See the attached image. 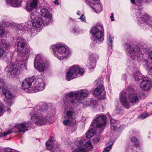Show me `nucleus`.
<instances>
[{
    "instance_id": "1",
    "label": "nucleus",
    "mask_w": 152,
    "mask_h": 152,
    "mask_svg": "<svg viewBox=\"0 0 152 152\" xmlns=\"http://www.w3.org/2000/svg\"><path fill=\"white\" fill-rule=\"evenodd\" d=\"M88 93V91L86 90H80L75 91V92H71L66 94V98L64 99V102L65 105H68V104L71 103L72 104H74L75 100L72 99L74 96L76 99L77 100H80L84 99L85 97L86 96Z\"/></svg>"
},
{
    "instance_id": "2",
    "label": "nucleus",
    "mask_w": 152,
    "mask_h": 152,
    "mask_svg": "<svg viewBox=\"0 0 152 152\" xmlns=\"http://www.w3.org/2000/svg\"><path fill=\"white\" fill-rule=\"evenodd\" d=\"M66 106L64 111V119L63 123L66 126H73L76 124V120L74 118L75 113L70 105Z\"/></svg>"
},
{
    "instance_id": "3",
    "label": "nucleus",
    "mask_w": 152,
    "mask_h": 152,
    "mask_svg": "<svg viewBox=\"0 0 152 152\" xmlns=\"http://www.w3.org/2000/svg\"><path fill=\"white\" fill-rule=\"evenodd\" d=\"M51 48L53 51L54 56L59 59L66 58L71 53V51L69 49H67L60 44L53 45L51 47Z\"/></svg>"
},
{
    "instance_id": "4",
    "label": "nucleus",
    "mask_w": 152,
    "mask_h": 152,
    "mask_svg": "<svg viewBox=\"0 0 152 152\" xmlns=\"http://www.w3.org/2000/svg\"><path fill=\"white\" fill-rule=\"evenodd\" d=\"M107 118L105 115L100 114L96 115L95 118L92 121L91 125L99 131H103L107 123Z\"/></svg>"
},
{
    "instance_id": "5",
    "label": "nucleus",
    "mask_w": 152,
    "mask_h": 152,
    "mask_svg": "<svg viewBox=\"0 0 152 152\" xmlns=\"http://www.w3.org/2000/svg\"><path fill=\"white\" fill-rule=\"evenodd\" d=\"M84 69L80 68L77 65L73 66L70 68L69 70L67 72L66 75V79L67 80L69 81L77 77L78 74L82 75L84 73Z\"/></svg>"
},
{
    "instance_id": "6",
    "label": "nucleus",
    "mask_w": 152,
    "mask_h": 152,
    "mask_svg": "<svg viewBox=\"0 0 152 152\" xmlns=\"http://www.w3.org/2000/svg\"><path fill=\"white\" fill-rule=\"evenodd\" d=\"M103 78H98L95 81V83H98L97 84V87L94 91L93 94L95 96H99L101 99H103L106 97V92L104 87L102 84Z\"/></svg>"
},
{
    "instance_id": "7",
    "label": "nucleus",
    "mask_w": 152,
    "mask_h": 152,
    "mask_svg": "<svg viewBox=\"0 0 152 152\" xmlns=\"http://www.w3.org/2000/svg\"><path fill=\"white\" fill-rule=\"evenodd\" d=\"M20 63V61H18L15 62V64L7 66L5 69L7 74L13 77L18 76L20 73L19 68L23 65Z\"/></svg>"
},
{
    "instance_id": "8",
    "label": "nucleus",
    "mask_w": 152,
    "mask_h": 152,
    "mask_svg": "<svg viewBox=\"0 0 152 152\" xmlns=\"http://www.w3.org/2000/svg\"><path fill=\"white\" fill-rule=\"evenodd\" d=\"M100 26H99L100 27ZM101 30H100L98 27H94L91 29V32L93 35L92 39L94 41H96V43L101 42L103 40L104 33L103 32V27L101 26Z\"/></svg>"
},
{
    "instance_id": "9",
    "label": "nucleus",
    "mask_w": 152,
    "mask_h": 152,
    "mask_svg": "<svg viewBox=\"0 0 152 152\" xmlns=\"http://www.w3.org/2000/svg\"><path fill=\"white\" fill-rule=\"evenodd\" d=\"M27 42L26 40L22 38H18L15 43L19 52L22 54H28L30 52V49L26 48Z\"/></svg>"
},
{
    "instance_id": "10",
    "label": "nucleus",
    "mask_w": 152,
    "mask_h": 152,
    "mask_svg": "<svg viewBox=\"0 0 152 152\" xmlns=\"http://www.w3.org/2000/svg\"><path fill=\"white\" fill-rule=\"evenodd\" d=\"M34 65L39 72H43L47 67L48 64L42 56L37 55L35 59Z\"/></svg>"
},
{
    "instance_id": "11",
    "label": "nucleus",
    "mask_w": 152,
    "mask_h": 152,
    "mask_svg": "<svg viewBox=\"0 0 152 152\" xmlns=\"http://www.w3.org/2000/svg\"><path fill=\"white\" fill-rule=\"evenodd\" d=\"M30 115L31 116V119H36L35 124L37 125H45L48 122V119L43 116V114L40 115L38 114H36V112L35 111L34 113H31Z\"/></svg>"
},
{
    "instance_id": "12",
    "label": "nucleus",
    "mask_w": 152,
    "mask_h": 152,
    "mask_svg": "<svg viewBox=\"0 0 152 152\" xmlns=\"http://www.w3.org/2000/svg\"><path fill=\"white\" fill-rule=\"evenodd\" d=\"M127 50L130 54L129 56L133 60H135L136 58L140 56V49L137 46L133 47L130 45H128Z\"/></svg>"
},
{
    "instance_id": "13",
    "label": "nucleus",
    "mask_w": 152,
    "mask_h": 152,
    "mask_svg": "<svg viewBox=\"0 0 152 152\" xmlns=\"http://www.w3.org/2000/svg\"><path fill=\"white\" fill-rule=\"evenodd\" d=\"M35 80V77L34 76L24 79L22 84V87L24 91L27 92H30L32 88L31 86L32 82Z\"/></svg>"
},
{
    "instance_id": "14",
    "label": "nucleus",
    "mask_w": 152,
    "mask_h": 152,
    "mask_svg": "<svg viewBox=\"0 0 152 152\" xmlns=\"http://www.w3.org/2000/svg\"><path fill=\"white\" fill-rule=\"evenodd\" d=\"M4 84L3 79L0 78V92H3L7 99L11 100L13 98L14 96L7 89L4 88Z\"/></svg>"
},
{
    "instance_id": "15",
    "label": "nucleus",
    "mask_w": 152,
    "mask_h": 152,
    "mask_svg": "<svg viewBox=\"0 0 152 152\" xmlns=\"http://www.w3.org/2000/svg\"><path fill=\"white\" fill-rule=\"evenodd\" d=\"M4 30L3 27L0 26V38L2 37L5 35ZM10 46V45L7 41L4 39H0V47L2 48H8Z\"/></svg>"
},
{
    "instance_id": "16",
    "label": "nucleus",
    "mask_w": 152,
    "mask_h": 152,
    "mask_svg": "<svg viewBox=\"0 0 152 152\" xmlns=\"http://www.w3.org/2000/svg\"><path fill=\"white\" fill-rule=\"evenodd\" d=\"M41 15L46 18L45 21L47 23L46 25L51 22L52 15L50 13L49 11L46 8H43L41 10Z\"/></svg>"
},
{
    "instance_id": "17",
    "label": "nucleus",
    "mask_w": 152,
    "mask_h": 152,
    "mask_svg": "<svg viewBox=\"0 0 152 152\" xmlns=\"http://www.w3.org/2000/svg\"><path fill=\"white\" fill-rule=\"evenodd\" d=\"M120 98L122 105L125 108L128 109L131 106L127 99L126 92L123 91L121 92Z\"/></svg>"
},
{
    "instance_id": "18",
    "label": "nucleus",
    "mask_w": 152,
    "mask_h": 152,
    "mask_svg": "<svg viewBox=\"0 0 152 152\" xmlns=\"http://www.w3.org/2000/svg\"><path fill=\"white\" fill-rule=\"evenodd\" d=\"M141 80L140 87L143 90L147 91L151 88L152 85L148 77H144Z\"/></svg>"
},
{
    "instance_id": "19",
    "label": "nucleus",
    "mask_w": 152,
    "mask_h": 152,
    "mask_svg": "<svg viewBox=\"0 0 152 152\" xmlns=\"http://www.w3.org/2000/svg\"><path fill=\"white\" fill-rule=\"evenodd\" d=\"M130 90H128L126 91H125L126 93L129 94L128 99L130 103H134L137 102L138 101V98L137 95L134 94L133 90L129 88ZM129 88H128V89Z\"/></svg>"
},
{
    "instance_id": "20",
    "label": "nucleus",
    "mask_w": 152,
    "mask_h": 152,
    "mask_svg": "<svg viewBox=\"0 0 152 152\" xmlns=\"http://www.w3.org/2000/svg\"><path fill=\"white\" fill-rule=\"evenodd\" d=\"M48 108V105L46 104H43L40 106L37 105L35 109V111L36 112V114L39 115L41 114H44L45 113H46V110Z\"/></svg>"
},
{
    "instance_id": "21",
    "label": "nucleus",
    "mask_w": 152,
    "mask_h": 152,
    "mask_svg": "<svg viewBox=\"0 0 152 152\" xmlns=\"http://www.w3.org/2000/svg\"><path fill=\"white\" fill-rule=\"evenodd\" d=\"M37 85L33 88V91L34 92H37L44 89L45 86L44 82L41 79H38L36 82Z\"/></svg>"
},
{
    "instance_id": "22",
    "label": "nucleus",
    "mask_w": 152,
    "mask_h": 152,
    "mask_svg": "<svg viewBox=\"0 0 152 152\" xmlns=\"http://www.w3.org/2000/svg\"><path fill=\"white\" fill-rule=\"evenodd\" d=\"M38 5L37 0H33L30 4H28L26 8L28 12L33 11L34 10H36V8Z\"/></svg>"
},
{
    "instance_id": "23",
    "label": "nucleus",
    "mask_w": 152,
    "mask_h": 152,
    "mask_svg": "<svg viewBox=\"0 0 152 152\" xmlns=\"http://www.w3.org/2000/svg\"><path fill=\"white\" fill-rule=\"evenodd\" d=\"M32 22V26L35 27L36 28H40L42 26V24L44 25L46 24V25L47 23H45L44 21H43L42 19L40 18L37 17V19L34 20V21H31Z\"/></svg>"
},
{
    "instance_id": "24",
    "label": "nucleus",
    "mask_w": 152,
    "mask_h": 152,
    "mask_svg": "<svg viewBox=\"0 0 152 152\" xmlns=\"http://www.w3.org/2000/svg\"><path fill=\"white\" fill-rule=\"evenodd\" d=\"M28 126V124L27 123H21L20 124L15 125V127L18 129L19 132H24L27 131V128Z\"/></svg>"
},
{
    "instance_id": "25",
    "label": "nucleus",
    "mask_w": 152,
    "mask_h": 152,
    "mask_svg": "<svg viewBox=\"0 0 152 152\" xmlns=\"http://www.w3.org/2000/svg\"><path fill=\"white\" fill-rule=\"evenodd\" d=\"M97 1L94 2L93 3V6H91V7L97 13H99L102 10V7L101 4L99 3H97Z\"/></svg>"
},
{
    "instance_id": "26",
    "label": "nucleus",
    "mask_w": 152,
    "mask_h": 152,
    "mask_svg": "<svg viewBox=\"0 0 152 152\" xmlns=\"http://www.w3.org/2000/svg\"><path fill=\"white\" fill-rule=\"evenodd\" d=\"M7 3L14 7H18L21 4V0H6Z\"/></svg>"
},
{
    "instance_id": "27",
    "label": "nucleus",
    "mask_w": 152,
    "mask_h": 152,
    "mask_svg": "<svg viewBox=\"0 0 152 152\" xmlns=\"http://www.w3.org/2000/svg\"><path fill=\"white\" fill-rule=\"evenodd\" d=\"M110 122L111 129L114 131L117 130L118 128L117 127V121L113 119H110Z\"/></svg>"
},
{
    "instance_id": "28",
    "label": "nucleus",
    "mask_w": 152,
    "mask_h": 152,
    "mask_svg": "<svg viewBox=\"0 0 152 152\" xmlns=\"http://www.w3.org/2000/svg\"><path fill=\"white\" fill-rule=\"evenodd\" d=\"M53 139V137H52L51 139L46 143V147L48 150H52L53 147V143L52 140Z\"/></svg>"
},
{
    "instance_id": "29",
    "label": "nucleus",
    "mask_w": 152,
    "mask_h": 152,
    "mask_svg": "<svg viewBox=\"0 0 152 152\" xmlns=\"http://www.w3.org/2000/svg\"><path fill=\"white\" fill-rule=\"evenodd\" d=\"M149 58L151 59L152 61L148 64V66L149 68L148 71L149 74L152 75V51L149 52L148 54Z\"/></svg>"
},
{
    "instance_id": "30",
    "label": "nucleus",
    "mask_w": 152,
    "mask_h": 152,
    "mask_svg": "<svg viewBox=\"0 0 152 152\" xmlns=\"http://www.w3.org/2000/svg\"><path fill=\"white\" fill-rule=\"evenodd\" d=\"M95 134V130L93 129H91L86 132V137L87 138H90L94 136Z\"/></svg>"
},
{
    "instance_id": "31",
    "label": "nucleus",
    "mask_w": 152,
    "mask_h": 152,
    "mask_svg": "<svg viewBox=\"0 0 152 152\" xmlns=\"http://www.w3.org/2000/svg\"><path fill=\"white\" fill-rule=\"evenodd\" d=\"M37 14V13L36 10L33 12L32 11H31L30 16L31 19V21H34V20H35V19H37V17H36V15Z\"/></svg>"
},
{
    "instance_id": "32",
    "label": "nucleus",
    "mask_w": 152,
    "mask_h": 152,
    "mask_svg": "<svg viewBox=\"0 0 152 152\" xmlns=\"http://www.w3.org/2000/svg\"><path fill=\"white\" fill-rule=\"evenodd\" d=\"M85 146L86 148L89 150H91L93 148V146L90 141L87 142L85 144Z\"/></svg>"
},
{
    "instance_id": "33",
    "label": "nucleus",
    "mask_w": 152,
    "mask_h": 152,
    "mask_svg": "<svg viewBox=\"0 0 152 152\" xmlns=\"http://www.w3.org/2000/svg\"><path fill=\"white\" fill-rule=\"evenodd\" d=\"M98 58V55L96 53H94L91 54V55L90 56L89 60H90L96 61Z\"/></svg>"
},
{
    "instance_id": "34",
    "label": "nucleus",
    "mask_w": 152,
    "mask_h": 152,
    "mask_svg": "<svg viewBox=\"0 0 152 152\" xmlns=\"http://www.w3.org/2000/svg\"><path fill=\"white\" fill-rule=\"evenodd\" d=\"M143 12V14L140 13V16L142 17L145 20L144 22L146 23V21L149 20V17L148 15L147 14H145L144 12Z\"/></svg>"
},
{
    "instance_id": "35",
    "label": "nucleus",
    "mask_w": 152,
    "mask_h": 152,
    "mask_svg": "<svg viewBox=\"0 0 152 152\" xmlns=\"http://www.w3.org/2000/svg\"><path fill=\"white\" fill-rule=\"evenodd\" d=\"M131 141L134 143L136 146H139V142L138 139L135 137H132L131 139Z\"/></svg>"
},
{
    "instance_id": "36",
    "label": "nucleus",
    "mask_w": 152,
    "mask_h": 152,
    "mask_svg": "<svg viewBox=\"0 0 152 152\" xmlns=\"http://www.w3.org/2000/svg\"><path fill=\"white\" fill-rule=\"evenodd\" d=\"M75 144L78 148H83V142L81 140L76 141Z\"/></svg>"
},
{
    "instance_id": "37",
    "label": "nucleus",
    "mask_w": 152,
    "mask_h": 152,
    "mask_svg": "<svg viewBox=\"0 0 152 152\" xmlns=\"http://www.w3.org/2000/svg\"><path fill=\"white\" fill-rule=\"evenodd\" d=\"M86 102V104L85 103V105L86 106H89L93 104L94 105H96L97 103L96 101H87Z\"/></svg>"
},
{
    "instance_id": "38",
    "label": "nucleus",
    "mask_w": 152,
    "mask_h": 152,
    "mask_svg": "<svg viewBox=\"0 0 152 152\" xmlns=\"http://www.w3.org/2000/svg\"><path fill=\"white\" fill-rule=\"evenodd\" d=\"M12 131L11 130H8L7 132H4L3 133L1 132H0V137H4L5 136L9 134H10L11 133Z\"/></svg>"
},
{
    "instance_id": "39",
    "label": "nucleus",
    "mask_w": 152,
    "mask_h": 152,
    "mask_svg": "<svg viewBox=\"0 0 152 152\" xmlns=\"http://www.w3.org/2000/svg\"><path fill=\"white\" fill-rule=\"evenodd\" d=\"M90 68H94L96 65V61L90 60L89 62Z\"/></svg>"
},
{
    "instance_id": "40",
    "label": "nucleus",
    "mask_w": 152,
    "mask_h": 152,
    "mask_svg": "<svg viewBox=\"0 0 152 152\" xmlns=\"http://www.w3.org/2000/svg\"><path fill=\"white\" fill-rule=\"evenodd\" d=\"M74 152H87L84 148H78L74 151Z\"/></svg>"
},
{
    "instance_id": "41",
    "label": "nucleus",
    "mask_w": 152,
    "mask_h": 152,
    "mask_svg": "<svg viewBox=\"0 0 152 152\" xmlns=\"http://www.w3.org/2000/svg\"><path fill=\"white\" fill-rule=\"evenodd\" d=\"M4 107L1 103H0V116L3 115L2 113H4Z\"/></svg>"
},
{
    "instance_id": "42",
    "label": "nucleus",
    "mask_w": 152,
    "mask_h": 152,
    "mask_svg": "<svg viewBox=\"0 0 152 152\" xmlns=\"http://www.w3.org/2000/svg\"><path fill=\"white\" fill-rule=\"evenodd\" d=\"M4 25L7 27L11 26L14 25V23H10L9 21H5L4 22Z\"/></svg>"
},
{
    "instance_id": "43",
    "label": "nucleus",
    "mask_w": 152,
    "mask_h": 152,
    "mask_svg": "<svg viewBox=\"0 0 152 152\" xmlns=\"http://www.w3.org/2000/svg\"><path fill=\"white\" fill-rule=\"evenodd\" d=\"M111 147V146H108L106 148H105L104 149V151L103 152H108L110 150Z\"/></svg>"
},
{
    "instance_id": "44",
    "label": "nucleus",
    "mask_w": 152,
    "mask_h": 152,
    "mask_svg": "<svg viewBox=\"0 0 152 152\" xmlns=\"http://www.w3.org/2000/svg\"><path fill=\"white\" fill-rule=\"evenodd\" d=\"M137 73H134L133 75V76L135 78V80L136 81L139 80L140 78L137 76Z\"/></svg>"
},
{
    "instance_id": "45",
    "label": "nucleus",
    "mask_w": 152,
    "mask_h": 152,
    "mask_svg": "<svg viewBox=\"0 0 152 152\" xmlns=\"http://www.w3.org/2000/svg\"><path fill=\"white\" fill-rule=\"evenodd\" d=\"M79 19H80L83 22H85L86 21L85 17L83 14H82Z\"/></svg>"
},
{
    "instance_id": "46",
    "label": "nucleus",
    "mask_w": 152,
    "mask_h": 152,
    "mask_svg": "<svg viewBox=\"0 0 152 152\" xmlns=\"http://www.w3.org/2000/svg\"><path fill=\"white\" fill-rule=\"evenodd\" d=\"M148 116V114L146 113L145 114H141L140 117L141 118L144 119L146 118Z\"/></svg>"
},
{
    "instance_id": "47",
    "label": "nucleus",
    "mask_w": 152,
    "mask_h": 152,
    "mask_svg": "<svg viewBox=\"0 0 152 152\" xmlns=\"http://www.w3.org/2000/svg\"><path fill=\"white\" fill-rule=\"evenodd\" d=\"M146 23L149 25L152 26V20H148V21H146Z\"/></svg>"
},
{
    "instance_id": "48",
    "label": "nucleus",
    "mask_w": 152,
    "mask_h": 152,
    "mask_svg": "<svg viewBox=\"0 0 152 152\" xmlns=\"http://www.w3.org/2000/svg\"><path fill=\"white\" fill-rule=\"evenodd\" d=\"M99 137H96L94 139V142H97L99 141Z\"/></svg>"
},
{
    "instance_id": "49",
    "label": "nucleus",
    "mask_w": 152,
    "mask_h": 152,
    "mask_svg": "<svg viewBox=\"0 0 152 152\" xmlns=\"http://www.w3.org/2000/svg\"><path fill=\"white\" fill-rule=\"evenodd\" d=\"M109 43L108 44L110 46H112V45L113 41L111 38L109 37Z\"/></svg>"
},
{
    "instance_id": "50",
    "label": "nucleus",
    "mask_w": 152,
    "mask_h": 152,
    "mask_svg": "<svg viewBox=\"0 0 152 152\" xmlns=\"http://www.w3.org/2000/svg\"><path fill=\"white\" fill-rule=\"evenodd\" d=\"M110 18L111 19L112 21H113L114 20V15L113 13H112L111 16H110Z\"/></svg>"
},
{
    "instance_id": "51",
    "label": "nucleus",
    "mask_w": 152,
    "mask_h": 152,
    "mask_svg": "<svg viewBox=\"0 0 152 152\" xmlns=\"http://www.w3.org/2000/svg\"><path fill=\"white\" fill-rule=\"evenodd\" d=\"M53 2L56 4L58 5L59 4V3L58 2V0H55L53 1Z\"/></svg>"
},
{
    "instance_id": "52",
    "label": "nucleus",
    "mask_w": 152,
    "mask_h": 152,
    "mask_svg": "<svg viewBox=\"0 0 152 152\" xmlns=\"http://www.w3.org/2000/svg\"><path fill=\"white\" fill-rule=\"evenodd\" d=\"M131 2L133 4H134L135 3V0H130Z\"/></svg>"
},
{
    "instance_id": "53",
    "label": "nucleus",
    "mask_w": 152,
    "mask_h": 152,
    "mask_svg": "<svg viewBox=\"0 0 152 152\" xmlns=\"http://www.w3.org/2000/svg\"><path fill=\"white\" fill-rule=\"evenodd\" d=\"M77 14L78 15H80V11L78 10L77 12Z\"/></svg>"
},
{
    "instance_id": "54",
    "label": "nucleus",
    "mask_w": 152,
    "mask_h": 152,
    "mask_svg": "<svg viewBox=\"0 0 152 152\" xmlns=\"http://www.w3.org/2000/svg\"><path fill=\"white\" fill-rule=\"evenodd\" d=\"M90 1H86V3L87 4H91V3L90 2Z\"/></svg>"
},
{
    "instance_id": "55",
    "label": "nucleus",
    "mask_w": 152,
    "mask_h": 152,
    "mask_svg": "<svg viewBox=\"0 0 152 152\" xmlns=\"http://www.w3.org/2000/svg\"><path fill=\"white\" fill-rule=\"evenodd\" d=\"M30 29H29V28H28L27 29V31H30Z\"/></svg>"
},
{
    "instance_id": "56",
    "label": "nucleus",
    "mask_w": 152,
    "mask_h": 152,
    "mask_svg": "<svg viewBox=\"0 0 152 152\" xmlns=\"http://www.w3.org/2000/svg\"><path fill=\"white\" fill-rule=\"evenodd\" d=\"M138 5H140V2H139V3L138 4Z\"/></svg>"
},
{
    "instance_id": "57",
    "label": "nucleus",
    "mask_w": 152,
    "mask_h": 152,
    "mask_svg": "<svg viewBox=\"0 0 152 152\" xmlns=\"http://www.w3.org/2000/svg\"><path fill=\"white\" fill-rule=\"evenodd\" d=\"M92 0L93 1H97V0Z\"/></svg>"
},
{
    "instance_id": "58",
    "label": "nucleus",
    "mask_w": 152,
    "mask_h": 152,
    "mask_svg": "<svg viewBox=\"0 0 152 152\" xmlns=\"http://www.w3.org/2000/svg\"><path fill=\"white\" fill-rule=\"evenodd\" d=\"M121 126H119V129H120V128H121Z\"/></svg>"
},
{
    "instance_id": "59",
    "label": "nucleus",
    "mask_w": 152,
    "mask_h": 152,
    "mask_svg": "<svg viewBox=\"0 0 152 152\" xmlns=\"http://www.w3.org/2000/svg\"><path fill=\"white\" fill-rule=\"evenodd\" d=\"M142 0H140V1H141Z\"/></svg>"
}]
</instances>
